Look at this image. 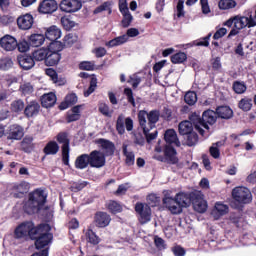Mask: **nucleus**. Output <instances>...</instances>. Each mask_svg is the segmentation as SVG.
<instances>
[{
    "label": "nucleus",
    "instance_id": "nucleus-46",
    "mask_svg": "<svg viewBox=\"0 0 256 256\" xmlns=\"http://www.w3.org/2000/svg\"><path fill=\"white\" fill-rule=\"evenodd\" d=\"M98 110L105 117H111V115H113V110L109 109V105H107L105 102H99Z\"/></svg>",
    "mask_w": 256,
    "mask_h": 256
},
{
    "label": "nucleus",
    "instance_id": "nucleus-36",
    "mask_svg": "<svg viewBox=\"0 0 256 256\" xmlns=\"http://www.w3.org/2000/svg\"><path fill=\"white\" fill-rule=\"evenodd\" d=\"M29 41L32 47H41L45 43V36L43 34H32Z\"/></svg>",
    "mask_w": 256,
    "mask_h": 256
},
{
    "label": "nucleus",
    "instance_id": "nucleus-14",
    "mask_svg": "<svg viewBox=\"0 0 256 256\" xmlns=\"http://www.w3.org/2000/svg\"><path fill=\"white\" fill-rule=\"evenodd\" d=\"M57 9H59V5L55 0H43L38 7L39 13H42L44 15L55 13Z\"/></svg>",
    "mask_w": 256,
    "mask_h": 256
},
{
    "label": "nucleus",
    "instance_id": "nucleus-64",
    "mask_svg": "<svg viewBox=\"0 0 256 256\" xmlns=\"http://www.w3.org/2000/svg\"><path fill=\"white\" fill-rule=\"evenodd\" d=\"M46 75L50 77L53 83H57V72L53 68L46 69Z\"/></svg>",
    "mask_w": 256,
    "mask_h": 256
},
{
    "label": "nucleus",
    "instance_id": "nucleus-11",
    "mask_svg": "<svg viewBox=\"0 0 256 256\" xmlns=\"http://www.w3.org/2000/svg\"><path fill=\"white\" fill-rule=\"evenodd\" d=\"M125 129L126 131H133V119L125 118L123 114H120L116 121V131L119 135H125Z\"/></svg>",
    "mask_w": 256,
    "mask_h": 256
},
{
    "label": "nucleus",
    "instance_id": "nucleus-4",
    "mask_svg": "<svg viewBox=\"0 0 256 256\" xmlns=\"http://www.w3.org/2000/svg\"><path fill=\"white\" fill-rule=\"evenodd\" d=\"M49 231H51L49 224H41L38 226L35 242L36 249H43V247H47V245L51 243L53 234L49 233Z\"/></svg>",
    "mask_w": 256,
    "mask_h": 256
},
{
    "label": "nucleus",
    "instance_id": "nucleus-17",
    "mask_svg": "<svg viewBox=\"0 0 256 256\" xmlns=\"http://www.w3.org/2000/svg\"><path fill=\"white\" fill-rule=\"evenodd\" d=\"M34 19L31 14H24L17 18V25L22 31H27L33 27Z\"/></svg>",
    "mask_w": 256,
    "mask_h": 256
},
{
    "label": "nucleus",
    "instance_id": "nucleus-56",
    "mask_svg": "<svg viewBox=\"0 0 256 256\" xmlns=\"http://www.w3.org/2000/svg\"><path fill=\"white\" fill-rule=\"evenodd\" d=\"M79 67L83 71H93L95 69V62L84 61L79 64Z\"/></svg>",
    "mask_w": 256,
    "mask_h": 256
},
{
    "label": "nucleus",
    "instance_id": "nucleus-6",
    "mask_svg": "<svg viewBox=\"0 0 256 256\" xmlns=\"http://www.w3.org/2000/svg\"><path fill=\"white\" fill-rule=\"evenodd\" d=\"M232 197L234 201L244 205H247V203H251V201H253V195L251 194V191L245 186L235 187L232 190Z\"/></svg>",
    "mask_w": 256,
    "mask_h": 256
},
{
    "label": "nucleus",
    "instance_id": "nucleus-31",
    "mask_svg": "<svg viewBox=\"0 0 256 256\" xmlns=\"http://www.w3.org/2000/svg\"><path fill=\"white\" fill-rule=\"evenodd\" d=\"M179 133L180 135H189L193 133V121H182L179 126Z\"/></svg>",
    "mask_w": 256,
    "mask_h": 256
},
{
    "label": "nucleus",
    "instance_id": "nucleus-55",
    "mask_svg": "<svg viewBox=\"0 0 256 256\" xmlns=\"http://www.w3.org/2000/svg\"><path fill=\"white\" fill-rule=\"evenodd\" d=\"M103 11H108L109 15L111 13V2H104L102 5L98 6L94 10V14L97 15V13H103Z\"/></svg>",
    "mask_w": 256,
    "mask_h": 256
},
{
    "label": "nucleus",
    "instance_id": "nucleus-10",
    "mask_svg": "<svg viewBox=\"0 0 256 256\" xmlns=\"http://www.w3.org/2000/svg\"><path fill=\"white\" fill-rule=\"evenodd\" d=\"M135 211L139 215L138 219L141 225H145V223H149V221H151V207H149V205L137 203Z\"/></svg>",
    "mask_w": 256,
    "mask_h": 256
},
{
    "label": "nucleus",
    "instance_id": "nucleus-42",
    "mask_svg": "<svg viewBox=\"0 0 256 256\" xmlns=\"http://www.w3.org/2000/svg\"><path fill=\"white\" fill-rule=\"evenodd\" d=\"M10 109L12 111V113H21V111H23V109H25V102H23V100L18 99V100H14L11 105H10Z\"/></svg>",
    "mask_w": 256,
    "mask_h": 256
},
{
    "label": "nucleus",
    "instance_id": "nucleus-30",
    "mask_svg": "<svg viewBox=\"0 0 256 256\" xmlns=\"http://www.w3.org/2000/svg\"><path fill=\"white\" fill-rule=\"evenodd\" d=\"M60 61H61V53L48 51V55L46 58V65H48L49 67H53L57 65Z\"/></svg>",
    "mask_w": 256,
    "mask_h": 256
},
{
    "label": "nucleus",
    "instance_id": "nucleus-47",
    "mask_svg": "<svg viewBox=\"0 0 256 256\" xmlns=\"http://www.w3.org/2000/svg\"><path fill=\"white\" fill-rule=\"evenodd\" d=\"M96 89H97V77L92 76L90 80L89 88L86 91H84V97H89V95H91V93H94Z\"/></svg>",
    "mask_w": 256,
    "mask_h": 256
},
{
    "label": "nucleus",
    "instance_id": "nucleus-57",
    "mask_svg": "<svg viewBox=\"0 0 256 256\" xmlns=\"http://www.w3.org/2000/svg\"><path fill=\"white\" fill-rule=\"evenodd\" d=\"M123 15V20H122V25L123 27H129L131 25V21H133V16L131 15V13L126 12V13H122Z\"/></svg>",
    "mask_w": 256,
    "mask_h": 256
},
{
    "label": "nucleus",
    "instance_id": "nucleus-44",
    "mask_svg": "<svg viewBox=\"0 0 256 256\" xmlns=\"http://www.w3.org/2000/svg\"><path fill=\"white\" fill-rule=\"evenodd\" d=\"M47 50L51 53H61L63 51V43L57 40L51 41Z\"/></svg>",
    "mask_w": 256,
    "mask_h": 256
},
{
    "label": "nucleus",
    "instance_id": "nucleus-1",
    "mask_svg": "<svg viewBox=\"0 0 256 256\" xmlns=\"http://www.w3.org/2000/svg\"><path fill=\"white\" fill-rule=\"evenodd\" d=\"M190 121H192L196 131L200 133V135H205V130L209 131V125H213L217 121V113L212 110H207L203 112L202 118L199 113L194 112L189 117ZM208 124V125H207Z\"/></svg>",
    "mask_w": 256,
    "mask_h": 256
},
{
    "label": "nucleus",
    "instance_id": "nucleus-23",
    "mask_svg": "<svg viewBox=\"0 0 256 256\" xmlns=\"http://www.w3.org/2000/svg\"><path fill=\"white\" fill-rule=\"evenodd\" d=\"M227 213H229V206L221 202H217L212 210V216L216 220L223 217V215H227Z\"/></svg>",
    "mask_w": 256,
    "mask_h": 256
},
{
    "label": "nucleus",
    "instance_id": "nucleus-62",
    "mask_svg": "<svg viewBox=\"0 0 256 256\" xmlns=\"http://www.w3.org/2000/svg\"><path fill=\"white\" fill-rule=\"evenodd\" d=\"M202 13L204 15H209L211 13V8L209 7V0H200Z\"/></svg>",
    "mask_w": 256,
    "mask_h": 256
},
{
    "label": "nucleus",
    "instance_id": "nucleus-35",
    "mask_svg": "<svg viewBox=\"0 0 256 256\" xmlns=\"http://www.w3.org/2000/svg\"><path fill=\"white\" fill-rule=\"evenodd\" d=\"M48 54L49 50L47 48H40L33 52L32 57L35 61H45L46 63Z\"/></svg>",
    "mask_w": 256,
    "mask_h": 256
},
{
    "label": "nucleus",
    "instance_id": "nucleus-21",
    "mask_svg": "<svg viewBox=\"0 0 256 256\" xmlns=\"http://www.w3.org/2000/svg\"><path fill=\"white\" fill-rule=\"evenodd\" d=\"M85 105H76L67 112V123H73V121H79L81 119V111H83Z\"/></svg>",
    "mask_w": 256,
    "mask_h": 256
},
{
    "label": "nucleus",
    "instance_id": "nucleus-5",
    "mask_svg": "<svg viewBox=\"0 0 256 256\" xmlns=\"http://www.w3.org/2000/svg\"><path fill=\"white\" fill-rule=\"evenodd\" d=\"M37 229L33 222H25L20 224L15 229V236L17 239H23L24 237H30L31 239H37Z\"/></svg>",
    "mask_w": 256,
    "mask_h": 256
},
{
    "label": "nucleus",
    "instance_id": "nucleus-13",
    "mask_svg": "<svg viewBox=\"0 0 256 256\" xmlns=\"http://www.w3.org/2000/svg\"><path fill=\"white\" fill-rule=\"evenodd\" d=\"M90 157V167H95L96 169H101L105 167L106 159L105 154L99 150H94L89 154Z\"/></svg>",
    "mask_w": 256,
    "mask_h": 256
},
{
    "label": "nucleus",
    "instance_id": "nucleus-15",
    "mask_svg": "<svg viewBox=\"0 0 256 256\" xmlns=\"http://www.w3.org/2000/svg\"><path fill=\"white\" fill-rule=\"evenodd\" d=\"M0 47L4 51H15L17 49V38L6 34L0 39Z\"/></svg>",
    "mask_w": 256,
    "mask_h": 256
},
{
    "label": "nucleus",
    "instance_id": "nucleus-54",
    "mask_svg": "<svg viewBox=\"0 0 256 256\" xmlns=\"http://www.w3.org/2000/svg\"><path fill=\"white\" fill-rule=\"evenodd\" d=\"M16 47L20 53H27V51H29L30 49V45L27 40H20L19 42H17Z\"/></svg>",
    "mask_w": 256,
    "mask_h": 256
},
{
    "label": "nucleus",
    "instance_id": "nucleus-63",
    "mask_svg": "<svg viewBox=\"0 0 256 256\" xmlns=\"http://www.w3.org/2000/svg\"><path fill=\"white\" fill-rule=\"evenodd\" d=\"M20 89L23 95H29L30 93H33V86H31L29 83L22 84Z\"/></svg>",
    "mask_w": 256,
    "mask_h": 256
},
{
    "label": "nucleus",
    "instance_id": "nucleus-25",
    "mask_svg": "<svg viewBox=\"0 0 256 256\" xmlns=\"http://www.w3.org/2000/svg\"><path fill=\"white\" fill-rule=\"evenodd\" d=\"M45 37L48 41H57L61 39V29L57 26H50L45 32Z\"/></svg>",
    "mask_w": 256,
    "mask_h": 256
},
{
    "label": "nucleus",
    "instance_id": "nucleus-28",
    "mask_svg": "<svg viewBox=\"0 0 256 256\" xmlns=\"http://www.w3.org/2000/svg\"><path fill=\"white\" fill-rule=\"evenodd\" d=\"M91 165V160L88 154H82L75 160L76 169H87Z\"/></svg>",
    "mask_w": 256,
    "mask_h": 256
},
{
    "label": "nucleus",
    "instance_id": "nucleus-27",
    "mask_svg": "<svg viewBox=\"0 0 256 256\" xmlns=\"http://www.w3.org/2000/svg\"><path fill=\"white\" fill-rule=\"evenodd\" d=\"M55 103H57V96L53 92L44 94L41 98V105L46 109H49V107H53Z\"/></svg>",
    "mask_w": 256,
    "mask_h": 256
},
{
    "label": "nucleus",
    "instance_id": "nucleus-50",
    "mask_svg": "<svg viewBox=\"0 0 256 256\" xmlns=\"http://www.w3.org/2000/svg\"><path fill=\"white\" fill-rule=\"evenodd\" d=\"M233 89H234L235 93H237L238 95H241V94L245 93V91H247V86L245 85L244 82L236 81L233 84Z\"/></svg>",
    "mask_w": 256,
    "mask_h": 256
},
{
    "label": "nucleus",
    "instance_id": "nucleus-52",
    "mask_svg": "<svg viewBox=\"0 0 256 256\" xmlns=\"http://www.w3.org/2000/svg\"><path fill=\"white\" fill-rule=\"evenodd\" d=\"M61 23L64 29H66V31H71V29L75 27V22L66 16L61 18Z\"/></svg>",
    "mask_w": 256,
    "mask_h": 256
},
{
    "label": "nucleus",
    "instance_id": "nucleus-2",
    "mask_svg": "<svg viewBox=\"0 0 256 256\" xmlns=\"http://www.w3.org/2000/svg\"><path fill=\"white\" fill-rule=\"evenodd\" d=\"M46 200L47 194H45V191L36 189L29 194L28 200L24 203V211L28 213V215H31L39 211L41 207L45 205Z\"/></svg>",
    "mask_w": 256,
    "mask_h": 256
},
{
    "label": "nucleus",
    "instance_id": "nucleus-20",
    "mask_svg": "<svg viewBox=\"0 0 256 256\" xmlns=\"http://www.w3.org/2000/svg\"><path fill=\"white\" fill-rule=\"evenodd\" d=\"M193 192L187 193V192H179L175 195L174 198H176V201L178 202V205H180L181 209L183 207H189L191 203L193 202Z\"/></svg>",
    "mask_w": 256,
    "mask_h": 256
},
{
    "label": "nucleus",
    "instance_id": "nucleus-48",
    "mask_svg": "<svg viewBox=\"0 0 256 256\" xmlns=\"http://www.w3.org/2000/svg\"><path fill=\"white\" fill-rule=\"evenodd\" d=\"M186 135H187L186 145L188 147H193L194 145H197V142L199 141V137L197 136V133L190 132V134H186Z\"/></svg>",
    "mask_w": 256,
    "mask_h": 256
},
{
    "label": "nucleus",
    "instance_id": "nucleus-32",
    "mask_svg": "<svg viewBox=\"0 0 256 256\" xmlns=\"http://www.w3.org/2000/svg\"><path fill=\"white\" fill-rule=\"evenodd\" d=\"M77 101V95L69 94L66 96L65 101L60 104L59 109H61V111H65V109H69L71 105H75Z\"/></svg>",
    "mask_w": 256,
    "mask_h": 256
},
{
    "label": "nucleus",
    "instance_id": "nucleus-45",
    "mask_svg": "<svg viewBox=\"0 0 256 256\" xmlns=\"http://www.w3.org/2000/svg\"><path fill=\"white\" fill-rule=\"evenodd\" d=\"M251 107H253V100L251 98H243L239 102V109L242 111H251Z\"/></svg>",
    "mask_w": 256,
    "mask_h": 256
},
{
    "label": "nucleus",
    "instance_id": "nucleus-61",
    "mask_svg": "<svg viewBox=\"0 0 256 256\" xmlns=\"http://www.w3.org/2000/svg\"><path fill=\"white\" fill-rule=\"evenodd\" d=\"M147 201L152 207H155V205H159V201H161V199L157 196V194H150L147 197Z\"/></svg>",
    "mask_w": 256,
    "mask_h": 256
},
{
    "label": "nucleus",
    "instance_id": "nucleus-60",
    "mask_svg": "<svg viewBox=\"0 0 256 256\" xmlns=\"http://www.w3.org/2000/svg\"><path fill=\"white\" fill-rule=\"evenodd\" d=\"M124 95H126L128 103H131V105L135 107V98L133 97V90H131V88H125Z\"/></svg>",
    "mask_w": 256,
    "mask_h": 256
},
{
    "label": "nucleus",
    "instance_id": "nucleus-7",
    "mask_svg": "<svg viewBox=\"0 0 256 256\" xmlns=\"http://www.w3.org/2000/svg\"><path fill=\"white\" fill-rule=\"evenodd\" d=\"M163 205L166 209H169L173 215H179L183 209L180 204L177 202L176 198H173L171 190L164 191Z\"/></svg>",
    "mask_w": 256,
    "mask_h": 256
},
{
    "label": "nucleus",
    "instance_id": "nucleus-41",
    "mask_svg": "<svg viewBox=\"0 0 256 256\" xmlns=\"http://www.w3.org/2000/svg\"><path fill=\"white\" fill-rule=\"evenodd\" d=\"M58 152L59 145L57 142H49L44 148L45 155H57Z\"/></svg>",
    "mask_w": 256,
    "mask_h": 256
},
{
    "label": "nucleus",
    "instance_id": "nucleus-38",
    "mask_svg": "<svg viewBox=\"0 0 256 256\" xmlns=\"http://www.w3.org/2000/svg\"><path fill=\"white\" fill-rule=\"evenodd\" d=\"M218 7L221 11L235 9V7H237V2H235V0H220L218 2Z\"/></svg>",
    "mask_w": 256,
    "mask_h": 256
},
{
    "label": "nucleus",
    "instance_id": "nucleus-19",
    "mask_svg": "<svg viewBox=\"0 0 256 256\" xmlns=\"http://www.w3.org/2000/svg\"><path fill=\"white\" fill-rule=\"evenodd\" d=\"M29 189H30L29 183L26 181H22V182L13 184L12 193L14 197L19 198V197H23L25 193H28Z\"/></svg>",
    "mask_w": 256,
    "mask_h": 256
},
{
    "label": "nucleus",
    "instance_id": "nucleus-37",
    "mask_svg": "<svg viewBox=\"0 0 256 256\" xmlns=\"http://www.w3.org/2000/svg\"><path fill=\"white\" fill-rule=\"evenodd\" d=\"M128 37L127 35L118 36L109 42L106 43L107 47H119V45H123L124 43H127Z\"/></svg>",
    "mask_w": 256,
    "mask_h": 256
},
{
    "label": "nucleus",
    "instance_id": "nucleus-34",
    "mask_svg": "<svg viewBox=\"0 0 256 256\" xmlns=\"http://www.w3.org/2000/svg\"><path fill=\"white\" fill-rule=\"evenodd\" d=\"M164 155L166 157V159L168 161H170V163H177V152L175 151V148H173L172 146H166L164 149Z\"/></svg>",
    "mask_w": 256,
    "mask_h": 256
},
{
    "label": "nucleus",
    "instance_id": "nucleus-53",
    "mask_svg": "<svg viewBox=\"0 0 256 256\" xmlns=\"http://www.w3.org/2000/svg\"><path fill=\"white\" fill-rule=\"evenodd\" d=\"M108 209L111 213H121L123 211V207L120 206L116 201H110L108 203Z\"/></svg>",
    "mask_w": 256,
    "mask_h": 256
},
{
    "label": "nucleus",
    "instance_id": "nucleus-16",
    "mask_svg": "<svg viewBox=\"0 0 256 256\" xmlns=\"http://www.w3.org/2000/svg\"><path fill=\"white\" fill-rule=\"evenodd\" d=\"M96 144L100 147L105 157H110L113 155V153H115V144L109 140L100 138L96 140Z\"/></svg>",
    "mask_w": 256,
    "mask_h": 256
},
{
    "label": "nucleus",
    "instance_id": "nucleus-24",
    "mask_svg": "<svg viewBox=\"0 0 256 256\" xmlns=\"http://www.w3.org/2000/svg\"><path fill=\"white\" fill-rule=\"evenodd\" d=\"M164 139L168 145H175V147H181V142L177 137V132L173 129L166 130L164 134Z\"/></svg>",
    "mask_w": 256,
    "mask_h": 256
},
{
    "label": "nucleus",
    "instance_id": "nucleus-26",
    "mask_svg": "<svg viewBox=\"0 0 256 256\" xmlns=\"http://www.w3.org/2000/svg\"><path fill=\"white\" fill-rule=\"evenodd\" d=\"M97 227H107L111 223V216L105 212H98L95 216Z\"/></svg>",
    "mask_w": 256,
    "mask_h": 256
},
{
    "label": "nucleus",
    "instance_id": "nucleus-59",
    "mask_svg": "<svg viewBox=\"0 0 256 256\" xmlns=\"http://www.w3.org/2000/svg\"><path fill=\"white\" fill-rule=\"evenodd\" d=\"M75 41H77V37L74 36L73 34H68L64 37V45L66 47H71V45H73Z\"/></svg>",
    "mask_w": 256,
    "mask_h": 256
},
{
    "label": "nucleus",
    "instance_id": "nucleus-22",
    "mask_svg": "<svg viewBox=\"0 0 256 256\" xmlns=\"http://www.w3.org/2000/svg\"><path fill=\"white\" fill-rule=\"evenodd\" d=\"M18 63L25 71H29V69H33V67H35V60L29 55L18 56Z\"/></svg>",
    "mask_w": 256,
    "mask_h": 256
},
{
    "label": "nucleus",
    "instance_id": "nucleus-18",
    "mask_svg": "<svg viewBox=\"0 0 256 256\" xmlns=\"http://www.w3.org/2000/svg\"><path fill=\"white\" fill-rule=\"evenodd\" d=\"M23 135H25V130L20 125L14 124L9 127L8 139L20 141V139H23Z\"/></svg>",
    "mask_w": 256,
    "mask_h": 256
},
{
    "label": "nucleus",
    "instance_id": "nucleus-49",
    "mask_svg": "<svg viewBox=\"0 0 256 256\" xmlns=\"http://www.w3.org/2000/svg\"><path fill=\"white\" fill-rule=\"evenodd\" d=\"M184 101L187 105H195L197 103V94L195 92H187L184 96Z\"/></svg>",
    "mask_w": 256,
    "mask_h": 256
},
{
    "label": "nucleus",
    "instance_id": "nucleus-9",
    "mask_svg": "<svg viewBox=\"0 0 256 256\" xmlns=\"http://www.w3.org/2000/svg\"><path fill=\"white\" fill-rule=\"evenodd\" d=\"M192 205L194 211H197V213H205L207 211V201H205L201 191L192 192Z\"/></svg>",
    "mask_w": 256,
    "mask_h": 256
},
{
    "label": "nucleus",
    "instance_id": "nucleus-43",
    "mask_svg": "<svg viewBox=\"0 0 256 256\" xmlns=\"http://www.w3.org/2000/svg\"><path fill=\"white\" fill-rule=\"evenodd\" d=\"M185 61H187V54H185L184 52H178L171 56V62L174 65L185 63Z\"/></svg>",
    "mask_w": 256,
    "mask_h": 256
},
{
    "label": "nucleus",
    "instance_id": "nucleus-3",
    "mask_svg": "<svg viewBox=\"0 0 256 256\" xmlns=\"http://www.w3.org/2000/svg\"><path fill=\"white\" fill-rule=\"evenodd\" d=\"M159 115L157 110H152L149 113L145 110L139 111L138 121L144 133H149L151 129H155V124L159 121Z\"/></svg>",
    "mask_w": 256,
    "mask_h": 256
},
{
    "label": "nucleus",
    "instance_id": "nucleus-39",
    "mask_svg": "<svg viewBox=\"0 0 256 256\" xmlns=\"http://www.w3.org/2000/svg\"><path fill=\"white\" fill-rule=\"evenodd\" d=\"M224 144L225 143L223 141L212 144V146L210 147L211 157H213L214 159H219V157H221V152L219 151V148L223 147Z\"/></svg>",
    "mask_w": 256,
    "mask_h": 256
},
{
    "label": "nucleus",
    "instance_id": "nucleus-51",
    "mask_svg": "<svg viewBox=\"0 0 256 256\" xmlns=\"http://www.w3.org/2000/svg\"><path fill=\"white\" fill-rule=\"evenodd\" d=\"M86 237L89 243H92V245H98V243L101 241V239L98 238L97 234H95L93 230H88L86 232Z\"/></svg>",
    "mask_w": 256,
    "mask_h": 256
},
{
    "label": "nucleus",
    "instance_id": "nucleus-8",
    "mask_svg": "<svg viewBox=\"0 0 256 256\" xmlns=\"http://www.w3.org/2000/svg\"><path fill=\"white\" fill-rule=\"evenodd\" d=\"M59 9L63 13H77L83 9V3L80 0H62Z\"/></svg>",
    "mask_w": 256,
    "mask_h": 256
},
{
    "label": "nucleus",
    "instance_id": "nucleus-33",
    "mask_svg": "<svg viewBox=\"0 0 256 256\" xmlns=\"http://www.w3.org/2000/svg\"><path fill=\"white\" fill-rule=\"evenodd\" d=\"M216 113L221 119H231L233 117V110L229 106L218 107Z\"/></svg>",
    "mask_w": 256,
    "mask_h": 256
},
{
    "label": "nucleus",
    "instance_id": "nucleus-12",
    "mask_svg": "<svg viewBox=\"0 0 256 256\" xmlns=\"http://www.w3.org/2000/svg\"><path fill=\"white\" fill-rule=\"evenodd\" d=\"M58 143L62 145V159L64 165H69V138L67 137V133L61 132L57 135Z\"/></svg>",
    "mask_w": 256,
    "mask_h": 256
},
{
    "label": "nucleus",
    "instance_id": "nucleus-29",
    "mask_svg": "<svg viewBox=\"0 0 256 256\" xmlns=\"http://www.w3.org/2000/svg\"><path fill=\"white\" fill-rule=\"evenodd\" d=\"M40 108L41 106H39V103L31 102L24 109V115H26V117H35V115L39 113Z\"/></svg>",
    "mask_w": 256,
    "mask_h": 256
},
{
    "label": "nucleus",
    "instance_id": "nucleus-40",
    "mask_svg": "<svg viewBox=\"0 0 256 256\" xmlns=\"http://www.w3.org/2000/svg\"><path fill=\"white\" fill-rule=\"evenodd\" d=\"M123 153L126 157V165H133L135 163V153L127 148L126 144H123Z\"/></svg>",
    "mask_w": 256,
    "mask_h": 256
},
{
    "label": "nucleus",
    "instance_id": "nucleus-58",
    "mask_svg": "<svg viewBox=\"0 0 256 256\" xmlns=\"http://www.w3.org/2000/svg\"><path fill=\"white\" fill-rule=\"evenodd\" d=\"M128 83H130L134 89H137V87H139V83H141V78L136 74H133L130 76Z\"/></svg>",
    "mask_w": 256,
    "mask_h": 256
}]
</instances>
